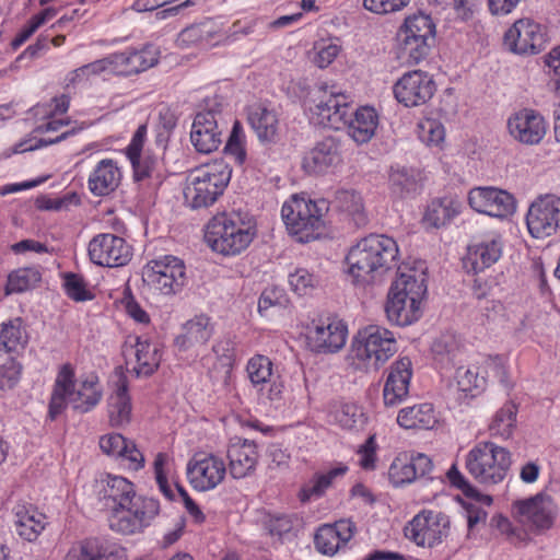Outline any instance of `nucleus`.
<instances>
[{
	"label": "nucleus",
	"mask_w": 560,
	"mask_h": 560,
	"mask_svg": "<svg viewBox=\"0 0 560 560\" xmlns=\"http://www.w3.org/2000/svg\"><path fill=\"white\" fill-rule=\"evenodd\" d=\"M95 487L101 509L110 511L108 524L114 532L139 533L160 512L158 500L137 494L133 483L121 476L107 475Z\"/></svg>",
	"instance_id": "1"
},
{
	"label": "nucleus",
	"mask_w": 560,
	"mask_h": 560,
	"mask_svg": "<svg viewBox=\"0 0 560 560\" xmlns=\"http://www.w3.org/2000/svg\"><path fill=\"white\" fill-rule=\"evenodd\" d=\"M318 100L312 108L316 124L335 130L348 128V135L357 143L369 142L377 127V114L372 107L353 109L348 97L336 88L320 84Z\"/></svg>",
	"instance_id": "2"
},
{
	"label": "nucleus",
	"mask_w": 560,
	"mask_h": 560,
	"mask_svg": "<svg viewBox=\"0 0 560 560\" xmlns=\"http://www.w3.org/2000/svg\"><path fill=\"white\" fill-rule=\"evenodd\" d=\"M397 256L395 240L382 234H370L349 249L346 261L353 282L365 285L389 270Z\"/></svg>",
	"instance_id": "3"
},
{
	"label": "nucleus",
	"mask_w": 560,
	"mask_h": 560,
	"mask_svg": "<svg viewBox=\"0 0 560 560\" xmlns=\"http://www.w3.org/2000/svg\"><path fill=\"white\" fill-rule=\"evenodd\" d=\"M102 398L97 377L91 376L74 387V372L70 364H63L55 381L48 416L55 420L66 409L67 402L81 413L92 410Z\"/></svg>",
	"instance_id": "4"
},
{
	"label": "nucleus",
	"mask_w": 560,
	"mask_h": 560,
	"mask_svg": "<svg viewBox=\"0 0 560 560\" xmlns=\"http://www.w3.org/2000/svg\"><path fill=\"white\" fill-rule=\"evenodd\" d=\"M232 170L223 160H214L192 170L186 179L184 197L194 209L213 205L231 180Z\"/></svg>",
	"instance_id": "5"
},
{
	"label": "nucleus",
	"mask_w": 560,
	"mask_h": 560,
	"mask_svg": "<svg viewBox=\"0 0 560 560\" xmlns=\"http://www.w3.org/2000/svg\"><path fill=\"white\" fill-rule=\"evenodd\" d=\"M327 210L325 200L312 201L293 196L283 203L281 217L290 234L301 243H308L322 234Z\"/></svg>",
	"instance_id": "6"
},
{
	"label": "nucleus",
	"mask_w": 560,
	"mask_h": 560,
	"mask_svg": "<svg viewBox=\"0 0 560 560\" xmlns=\"http://www.w3.org/2000/svg\"><path fill=\"white\" fill-rule=\"evenodd\" d=\"M255 236V229L240 214H222L213 218L207 226L205 240L217 253L225 256L237 255L248 247Z\"/></svg>",
	"instance_id": "7"
},
{
	"label": "nucleus",
	"mask_w": 560,
	"mask_h": 560,
	"mask_svg": "<svg viewBox=\"0 0 560 560\" xmlns=\"http://www.w3.org/2000/svg\"><path fill=\"white\" fill-rule=\"evenodd\" d=\"M397 351L395 337L388 329L370 325L359 331L349 357L357 369H378Z\"/></svg>",
	"instance_id": "8"
},
{
	"label": "nucleus",
	"mask_w": 560,
	"mask_h": 560,
	"mask_svg": "<svg viewBox=\"0 0 560 560\" xmlns=\"http://www.w3.org/2000/svg\"><path fill=\"white\" fill-rule=\"evenodd\" d=\"M512 464L511 453L493 442H480L466 456V469L482 485L504 480Z\"/></svg>",
	"instance_id": "9"
},
{
	"label": "nucleus",
	"mask_w": 560,
	"mask_h": 560,
	"mask_svg": "<svg viewBox=\"0 0 560 560\" xmlns=\"http://www.w3.org/2000/svg\"><path fill=\"white\" fill-rule=\"evenodd\" d=\"M142 280L151 290L164 295L176 294L186 281L185 265L171 255L151 260L142 268Z\"/></svg>",
	"instance_id": "10"
},
{
	"label": "nucleus",
	"mask_w": 560,
	"mask_h": 560,
	"mask_svg": "<svg viewBox=\"0 0 560 560\" xmlns=\"http://www.w3.org/2000/svg\"><path fill=\"white\" fill-rule=\"evenodd\" d=\"M450 517L442 512L423 511L404 528L406 538L417 546L433 548L450 534Z\"/></svg>",
	"instance_id": "11"
},
{
	"label": "nucleus",
	"mask_w": 560,
	"mask_h": 560,
	"mask_svg": "<svg viewBox=\"0 0 560 560\" xmlns=\"http://www.w3.org/2000/svg\"><path fill=\"white\" fill-rule=\"evenodd\" d=\"M186 475L194 489L210 491L224 480L226 466L224 460L214 454H196L187 463Z\"/></svg>",
	"instance_id": "12"
},
{
	"label": "nucleus",
	"mask_w": 560,
	"mask_h": 560,
	"mask_svg": "<svg viewBox=\"0 0 560 560\" xmlns=\"http://www.w3.org/2000/svg\"><path fill=\"white\" fill-rule=\"evenodd\" d=\"M396 100L406 107L428 103L436 91L435 82L428 72L413 70L405 73L394 85Z\"/></svg>",
	"instance_id": "13"
},
{
	"label": "nucleus",
	"mask_w": 560,
	"mask_h": 560,
	"mask_svg": "<svg viewBox=\"0 0 560 560\" xmlns=\"http://www.w3.org/2000/svg\"><path fill=\"white\" fill-rule=\"evenodd\" d=\"M468 203L477 212L504 219L516 209L513 195L495 187H475L468 194Z\"/></svg>",
	"instance_id": "14"
},
{
	"label": "nucleus",
	"mask_w": 560,
	"mask_h": 560,
	"mask_svg": "<svg viewBox=\"0 0 560 560\" xmlns=\"http://www.w3.org/2000/svg\"><path fill=\"white\" fill-rule=\"evenodd\" d=\"M560 199L546 195L534 201L526 215L528 232L535 238H545L556 233L559 225Z\"/></svg>",
	"instance_id": "15"
},
{
	"label": "nucleus",
	"mask_w": 560,
	"mask_h": 560,
	"mask_svg": "<svg viewBox=\"0 0 560 560\" xmlns=\"http://www.w3.org/2000/svg\"><path fill=\"white\" fill-rule=\"evenodd\" d=\"M91 260L104 267H120L131 259V247L122 237L110 233L94 236L89 244Z\"/></svg>",
	"instance_id": "16"
},
{
	"label": "nucleus",
	"mask_w": 560,
	"mask_h": 560,
	"mask_svg": "<svg viewBox=\"0 0 560 560\" xmlns=\"http://www.w3.org/2000/svg\"><path fill=\"white\" fill-rule=\"evenodd\" d=\"M541 26L530 19H520L504 34V44L518 55H536L545 47Z\"/></svg>",
	"instance_id": "17"
},
{
	"label": "nucleus",
	"mask_w": 560,
	"mask_h": 560,
	"mask_svg": "<svg viewBox=\"0 0 560 560\" xmlns=\"http://www.w3.org/2000/svg\"><path fill=\"white\" fill-rule=\"evenodd\" d=\"M513 509L518 522L532 530L551 527L556 516V505L550 497L542 493L527 500L516 501Z\"/></svg>",
	"instance_id": "18"
},
{
	"label": "nucleus",
	"mask_w": 560,
	"mask_h": 560,
	"mask_svg": "<svg viewBox=\"0 0 560 560\" xmlns=\"http://www.w3.org/2000/svg\"><path fill=\"white\" fill-rule=\"evenodd\" d=\"M510 136L525 145H536L541 142L547 132L542 115L532 108H522L508 119Z\"/></svg>",
	"instance_id": "19"
},
{
	"label": "nucleus",
	"mask_w": 560,
	"mask_h": 560,
	"mask_svg": "<svg viewBox=\"0 0 560 560\" xmlns=\"http://www.w3.org/2000/svg\"><path fill=\"white\" fill-rule=\"evenodd\" d=\"M246 372L252 385L268 400H279L283 385L272 372V362L268 357L257 354L249 359Z\"/></svg>",
	"instance_id": "20"
},
{
	"label": "nucleus",
	"mask_w": 560,
	"mask_h": 560,
	"mask_svg": "<svg viewBox=\"0 0 560 560\" xmlns=\"http://www.w3.org/2000/svg\"><path fill=\"white\" fill-rule=\"evenodd\" d=\"M341 163V142L337 138L327 137L306 153L303 167L310 174H325Z\"/></svg>",
	"instance_id": "21"
},
{
	"label": "nucleus",
	"mask_w": 560,
	"mask_h": 560,
	"mask_svg": "<svg viewBox=\"0 0 560 560\" xmlns=\"http://www.w3.org/2000/svg\"><path fill=\"white\" fill-rule=\"evenodd\" d=\"M411 376L412 364L408 357L400 358L390 365L383 389L385 406H396L408 396Z\"/></svg>",
	"instance_id": "22"
},
{
	"label": "nucleus",
	"mask_w": 560,
	"mask_h": 560,
	"mask_svg": "<svg viewBox=\"0 0 560 560\" xmlns=\"http://www.w3.org/2000/svg\"><path fill=\"white\" fill-rule=\"evenodd\" d=\"M355 525L350 520H340L335 524L320 526L315 536L316 550L324 556H334L353 537Z\"/></svg>",
	"instance_id": "23"
},
{
	"label": "nucleus",
	"mask_w": 560,
	"mask_h": 560,
	"mask_svg": "<svg viewBox=\"0 0 560 560\" xmlns=\"http://www.w3.org/2000/svg\"><path fill=\"white\" fill-rule=\"evenodd\" d=\"M347 328L340 322L330 320L316 324L308 331L307 340L313 351L318 353H332L340 350L346 343Z\"/></svg>",
	"instance_id": "24"
},
{
	"label": "nucleus",
	"mask_w": 560,
	"mask_h": 560,
	"mask_svg": "<svg viewBox=\"0 0 560 560\" xmlns=\"http://www.w3.org/2000/svg\"><path fill=\"white\" fill-rule=\"evenodd\" d=\"M190 140L199 153L209 154L219 148L222 142L221 131L213 110L200 112L195 116Z\"/></svg>",
	"instance_id": "25"
},
{
	"label": "nucleus",
	"mask_w": 560,
	"mask_h": 560,
	"mask_svg": "<svg viewBox=\"0 0 560 560\" xmlns=\"http://www.w3.org/2000/svg\"><path fill=\"white\" fill-rule=\"evenodd\" d=\"M110 58L113 61V73L131 75L155 66L159 60V51L153 46H145L141 50L112 54Z\"/></svg>",
	"instance_id": "26"
},
{
	"label": "nucleus",
	"mask_w": 560,
	"mask_h": 560,
	"mask_svg": "<svg viewBox=\"0 0 560 560\" xmlns=\"http://www.w3.org/2000/svg\"><path fill=\"white\" fill-rule=\"evenodd\" d=\"M230 474L235 479H241L254 472L258 452L254 441L236 439L228 448Z\"/></svg>",
	"instance_id": "27"
},
{
	"label": "nucleus",
	"mask_w": 560,
	"mask_h": 560,
	"mask_svg": "<svg viewBox=\"0 0 560 560\" xmlns=\"http://www.w3.org/2000/svg\"><path fill=\"white\" fill-rule=\"evenodd\" d=\"M145 135L147 126H139L126 149L127 156L131 162L137 180L151 176L160 158L162 156V154H158L151 149H149L143 155L141 154Z\"/></svg>",
	"instance_id": "28"
},
{
	"label": "nucleus",
	"mask_w": 560,
	"mask_h": 560,
	"mask_svg": "<svg viewBox=\"0 0 560 560\" xmlns=\"http://www.w3.org/2000/svg\"><path fill=\"white\" fill-rule=\"evenodd\" d=\"M121 173L110 159L100 161L89 176L88 185L94 196H107L120 184Z\"/></svg>",
	"instance_id": "29"
},
{
	"label": "nucleus",
	"mask_w": 560,
	"mask_h": 560,
	"mask_svg": "<svg viewBox=\"0 0 560 560\" xmlns=\"http://www.w3.org/2000/svg\"><path fill=\"white\" fill-rule=\"evenodd\" d=\"M213 334V326L209 317L195 316L187 320L182 328V334L175 338V345L179 350L186 351L196 346L206 345Z\"/></svg>",
	"instance_id": "30"
},
{
	"label": "nucleus",
	"mask_w": 560,
	"mask_h": 560,
	"mask_svg": "<svg viewBox=\"0 0 560 560\" xmlns=\"http://www.w3.org/2000/svg\"><path fill=\"white\" fill-rule=\"evenodd\" d=\"M501 254L502 246L497 240L470 246L463 260L464 267L468 272L477 275L498 261Z\"/></svg>",
	"instance_id": "31"
},
{
	"label": "nucleus",
	"mask_w": 560,
	"mask_h": 560,
	"mask_svg": "<svg viewBox=\"0 0 560 560\" xmlns=\"http://www.w3.org/2000/svg\"><path fill=\"white\" fill-rule=\"evenodd\" d=\"M388 293L398 294L411 302V305H421V301L427 294V283L424 273L416 270L401 272L399 277L392 283Z\"/></svg>",
	"instance_id": "32"
},
{
	"label": "nucleus",
	"mask_w": 560,
	"mask_h": 560,
	"mask_svg": "<svg viewBox=\"0 0 560 560\" xmlns=\"http://www.w3.org/2000/svg\"><path fill=\"white\" fill-rule=\"evenodd\" d=\"M438 422L433 406L422 402L399 410L397 423L404 429H432Z\"/></svg>",
	"instance_id": "33"
},
{
	"label": "nucleus",
	"mask_w": 560,
	"mask_h": 560,
	"mask_svg": "<svg viewBox=\"0 0 560 560\" xmlns=\"http://www.w3.org/2000/svg\"><path fill=\"white\" fill-rule=\"evenodd\" d=\"M248 122L260 142H275L278 133V118L273 110L262 105H254L248 109Z\"/></svg>",
	"instance_id": "34"
},
{
	"label": "nucleus",
	"mask_w": 560,
	"mask_h": 560,
	"mask_svg": "<svg viewBox=\"0 0 560 560\" xmlns=\"http://www.w3.org/2000/svg\"><path fill=\"white\" fill-rule=\"evenodd\" d=\"M385 312L392 324L402 327L417 322L422 314L420 305H411L408 299L395 293H388Z\"/></svg>",
	"instance_id": "35"
},
{
	"label": "nucleus",
	"mask_w": 560,
	"mask_h": 560,
	"mask_svg": "<svg viewBox=\"0 0 560 560\" xmlns=\"http://www.w3.org/2000/svg\"><path fill=\"white\" fill-rule=\"evenodd\" d=\"M14 527L16 534L27 540L34 541L45 528V516L31 505H18L14 509Z\"/></svg>",
	"instance_id": "36"
},
{
	"label": "nucleus",
	"mask_w": 560,
	"mask_h": 560,
	"mask_svg": "<svg viewBox=\"0 0 560 560\" xmlns=\"http://www.w3.org/2000/svg\"><path fill=\"white\" fill-rule=\"evenodd\" d=\"M130 352L136 358L137 365L133 371L138 376L151 375L160 364V353L156 347H152L147 340H141L139 337L136 343L125 350V353Z\"/></svg>",
	"instance_id": "37"
},
{
	"label": "nucleus",
	"mask_w": 560,
	"mask_h": 560,
	"mask_svg": "<svg viewBox=\"0 0 560 560\" xmlns=\"http://www.w3.org/2000/svg\"><path fill=\"white\" fill-rule=\"evenodd\" d=\"M432 45L424 39L405 34L402 31L397 33V57L402 62L410 65L420 62L428 56Z\"/></svg>",
	"instance_id": "38"
},
{
	"label": "nucleus",
	"mask_w": 560,
	"mask_h": 560,
	"mask_svg": "<svg viewBox=\"0 0 560 560\" xmlns=\"http://www.w3.org/2000/svg\"><path fill=\"white\" fill-rule=\"evenodd\" d=\"M108 417L110 425L124 427L131 419V404L125 382H120L116 392L108 398Z\"/></svg>",
	"instance_id": "39"
},
{
	"label": "nucleus",
	"mask_w": 560,
	"mask_h": 560,
	"mask_svg": "<svg viewBox=\"0 0 560 560\" xmlns=\"http://www.w3.org/2000/svg\"><path fill=\"white\" fill-rule=\"evenodd\" d=\"M218 32L217 23L212 20H206L184 28L176 38V45L180 48H189L201 43H208Z\"/></svg>",
	"instance_id": "40"
},
{
	"label": "nucleus",
	"mask_w": 560,
	"mask_h": 560,
	"mask_svg": "<svg viewBox=\"0 0 560 560\" xmlns=\"http://www.w3.org/2000/svg\"><path fill=\"white\" fill-rule=\"evenodd\" d=\"M460 208L462 205L452 199L433 200L428 206L424 221L433 228H441L456 217L460 212Z\"/></svg>",
	"instance_id": "41"
},
{
	"label": "nucleus",
	"mask_w": 560,
	"mask_h": 560,
	"mask_svg": "<svg viewBox=\"0 0 560 560\" xmlns=\"http://www.w3.org/2000/svg\"><path fill=\"white\" fill-rule=\"evenodd\" d=\"M517 407L512 404H505L500 408L491 423L489 424L490 435L502 440H509L516 428Z\"/></svg>",
	"instance_id": "42"
},
{
	"label": "nucleus",
	"mask_w": 560,
	"mask_h": 560,
	"mask_svg": "<svg viewBox=\"0 0 560 560\" xmlns=\"http://www.w3.org/2000/svg\"><path fill=\"white\" fill-rule=\"evenodd\" d=\"M432 351L435 360L444 366H455L462 361V346L453 335H444L438 339Z\"/></svg>",
	"instance_id": "43"
},
{
	"label": "nucleus",
	"mask_w": 560,
	"mask_h": 560,
	"mask_svg": "<svg viewBox=\"0 0 560 560\" xmlns=\"http://www.w3.org/2000/svg\"><path fill=\"white\" fill-rule=\"evenodd\" d=\"M338 208L352 217L357 226H363L368 222L361 196L354 190L340 189L336 192Z\"/></svg>",
	"instance_id": "44"
},
{
	"label": "nucleus",
	"mask_w": 560,
	"mask_h": 560,
	"mask_svg": "<svg viewBox=\"0 0 560 560\" xmlns=\"http://www.w3.org/2000/svg\"><path fill=\"white\" fill-rule=\"evenodd\" d=\"M26 342V335L22 328V319L13 318L0 324V352L16 351Z\"/></svg>",
	"instance_id": "45"
},
{
	"label": "nucleus",
	"mask_w": 560,
	"mask_h": 560,
	"mask_svg": "<svg viewBox=\"0 0 560 560\" xmlns=\"http://www.w3.org/2000/svg\"><path fill=\"white\" fill-rule=\"evenodd\" d=\"M348 468L346 466H340L330 469L327 474L317 475L311 480L307 485H305L301 492L300 499L303 502L310 501L312 498H318L324 494L325 490L330 487L332 480L346 474Z\"/></svg>",
	"instance_id": "46"
},
{
	"label": "nucleus",
	"mask_w": 560,
	"mask_h": 560,
	"mask_svg": "<svg viewBox=\"0 0 560 560\" xmlns=\"http://www.w3.org/2000/svg\"><path fill=\"white\" fill-rule=\"evenodd\" d=\"M399 31L432 44L435 39V24L429 15L422 13L407 18Z\"/></svg>",
	"instance_id": "47"
},
{
	"label": "nucleus",
	"mask_w": 560,
	"mask_h": 560,
	"mask_svg": "<svg viewBox=\"0 0 560 560\" xmlns=\"http://www.w3.org/2000/svg\"><path fill=\"white\" fill-rule=\"evenodd\" d=\"M42 279L40 272L34 268H21L8 277V283L5 287L7 294L24 292Z\"/></svg>",
	"instance_id": "48"
},
{
	"label": "nucleus",
	"mask_w": 560,
	"mask_h": 560,
	"mask_svg": "<svg viewBox=\"0 0 560 560\" xmlns=\"http://www.w3.org/2000/svg\"><path fill=\"white\" fill-rule=\"evenodd\" d=\"M107 550L95 538L73 546L66 556V560H107Z\"/></svg>",
	"instance_id": "49"
},
{
	"label": "nucleus",
	"mask_w": 560,
	"mask_h": 560,
	"mask_svg": "<svg viewBox=\"0 0 560 560\" xmlns=\"http://www.w3.org/2000/svg\"><path fill=\"white\" fill-rule=\"evenodd\" d=\"M389 183L392 191L399 197L416 194L419 188L415 174L407 168H397L390 173Z\"/></svg>",
	"instance_id": "50"
},
{
	"label": "nucleus",
	"mask_w": 560,
	"mask_h": 560,
	"mask_svg": "<svg viewBox=\"0 0 560 560\" xmlns=\"http://www.w3.org/2000/svg\"><path fill=\"white\" fill-rule=\"evenodd\" d=\"M65 292L75 302H85L94 299V294L88 288L85 279L78 273L67 272L63 275Z\"/></svg>",
	"instance_id": "51"
},
{
	"label": "nucleus",
	"mask_w": 560,
	"mask_h": 560,
	"mask_svg": "<svg viewBox=\"0 0 560 560\" xmlns=\"http://www.w3.org/2000/svg\"><path fill=\"white\" fill-rule=\"evenodd\" d=\"M335 419L340 427L347 430L362 428L365 418L362 409L352 402L342 404L335 412Z\"/></svg>",
	"instance_id": "52"
},
{
	"label": "nucleus",
	"mask_w": 560,
	"mask_h": 560,
	"mask_svg": "<svg viewBox=\"0 0 560 560\" xmlns=\"http://www.w3.org/2000/svg\"><path fill=\"white\" fill-rule=\"evenodd\" d=\"M455 378L458 388L465 393L483 388L486 384V377L479 374V369L476 366H458L456 369Z\"/></svg>",
	"instance_id": "53"
},
{
	"label": "nucleus",
	"mask_w": 560,
	"mask_h": 560,
	"mask_svg": "<svg viewBox=\"0 0 560 560\" xmlns=\"http://www.w3.org/2000/svg\"><path fill=\"white\" fill-rule=\"evenodd\" d=\"M418 136L428 145H439L444 140L445 130L440 121L427 118L419 122Z\"/></svg>",
	"instance_id": "54"
},
{
	"label": "nucleus",
	"mask_w": 560,
	"mask_h": 560,
	"mask_svg": "<svg viewBox=\"0 0 560 560\" xmlns=\"http://www.w3.org/2000/svg\"><path fill=\"white\" fill-rule=\"evenodd\" d=\"M388 477L395 487L410 483L416 480L415 467L411 466L410 460L396 458L388 469Z\"/></svg>",
	"instance_id": "55"
},
{
	"label": "nucleus",
	"mask_w": 560,
	"mask_h": 560,
	"mask_svg": "<svg viewBox=\"0 0 560 560\" xmlns=\"http://www.w3.org/2000/svg\"><path fill=\"white\" fill-rule=\"evenodd\" d=\"M289 283L292 290L299 295H306L318 284V278L307 269H296L289 276Z\"/></svg>",
	"instance_id": "56"
},
{
	"label": "nucleus",
	"mask_w": 560,
	"mask_h": 560,
	"mask_svg": "<svg viewBox=\"0 0 560 560\" xmlns=\"http://www.w3.org/2000/svg\"><path fill=\"white\" fill-rule=\"evenodd\" d=\"M447 478L450 480V482L460 489L463 491V493L466 495V497H470V498H477V500L479 502H482L487 505H490L491 502H492V499L491 497L489 495H486V494H480L466 479L465 477L462 475V472L456 468V466H452L448 471H447Z\"/></svg>",
	"instance_id": "57"
},
{
	"label": "nucleus",
	"mask_w": 560,
	"mask_h": 560,
	"mask_svg": "<svg viewBox=\"0 0 560 560\" xmlns=\"http://www.w3.org/2000/svg\"><path fill=\"white\" fill-rule=\"evenodd\" d=\"M410 0H363L364 9L376 14H388L402 10Z\"/></svg>",
	"instance_id": "58"
},
{
	"label": "nucleus",
	"mask_w": 560,
	"mask_h": 560,
	"mask_svg": "<svg viewBox=\"0 0 560 560\" xmlns=\"http://www.w3.org/2000/svg\"><path fill=\"white\" fill-rule=\"evenodd\" d=\"M287 303L285 294L282 289L270 287L262 291L258 300V311L262 314L272 306H284Z\"/></svg>",
	"instance_id": "59"
},
{
	"label": "nucleus",
	"mask_w": 560,
	"mask_h": 560,
	"mask_svg": "<svg viewBox=\"0 0 560 560\" xmlns=\"http://www.w3.org/2000/svg\"><path fill=\"white\" fill-rule=\"evenodd\" d=\"M127 443L128 441L121 434L113 433L101 438L100 447L107 455L120 457L126 451Z\"/></svg>",
	"instance_id": "60"
},
{
	"label": "nucleus",
	"mask_w": 560,
	"mask_h": 560,
	"mask_svg": "<svg viewBox=\"0 0 560 560\" xmlns=\"http://www.w3.org/2000/svg\"><path fill=\"white\" fill-rule=\"evenodd\" d=\"M293 515L277 514L268 518L266 527L270 535L281 537L293 528Z\"/></svg>",
	"instance_id": "61"
},
{
	"label": "nucleus",
	"mask_w": 560,
	"mask_h": 560,
	"mask_svg": "<svg viewBox=\"0 0 560 560\" xmlns=\"http://www.w3.org/2000/svg\"><path fill=\"white\" fill-rule=\"evenodd\" d=\"M71 133H72V131H66V132L61 133L59 137H57L55 139H39L35 143H31V141H32L31 139L22 140V141L18 142L11 149L10 153L8 154V156H10L11 154L23 153V152H26V151H34V150H36L38 148H42V147H47V145H50V144L58 143L61 140H65Z\"/></svg>",
	"instance_id": "62"
},
{
	"label": "nucleus",
	"mask_w": 560,
	"mask_h": 560,
	"mask_svg": "<svg viewBox=\"0 0 560 560\" xmlns=\"http://www.w3.org/2000/svg\"><path fill=\"white\" fill-rule=\"evenodd\" d=\"M212 351L224 366H232L234 362V342L230 338L219 340L213 345Z\"/></svg>",
	"instance_id": "63"
},
{
	"label": "nucleus",
	"mask_w": 560,
	"mask_h": 560,
	"mask_svg": "<svg viewBox=\"0 0 560 560\" xmlns=\"http://www.w3.org/2000/svg\"><path fill=\"white\" fill-rule=\"evenodd\" d=\"M20 378V366L10 362L0 368V389L12 388Z\"/></svg>",
	"instance_id": "64"
}]
</instances>
